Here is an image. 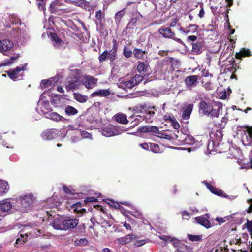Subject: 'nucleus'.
I'll use <instances>...</instances> for the list:
<instances>
[{
    "mask_svg": "<svg viewBox=\"0 0 252 252\" xmlns=\"http://www.w3.org/2000/svg\"><path fill=\"white\" fill-rule=\"evenodd\" d=\"M198 28V26L196 24H190L186 28V33L195 32Z\"/></svg>",
    "mask_w": 252,
    "mask_h": 252,
    "instance_id": "nucleus-37",
    "label": "nucleus"
},
{
    "mask_svg": "<svg viewBox=\"0 0 252 252\" xmlns=\"http://www.w3.org/2000/svg\"><path fill=\"white\" fill-rule=\"evenodd\" d=\"M143 79V77L141 75L137 74L132 77L131 80L127 83L126 85L128 86L129 84V88H132L139 83H140Z\"/></svg>",
    "mask_w": 252,
    "mask_h": 252,
    "instance_id": "nucleus-20",
    "label": "nucleus"
},
{
    "mask_svg": "<svg viewBox=\"0 0 252 252\" xmlns=\"http://www.w3.org/2000/svg\"><path fill=\"white\" fill-rule=\"evenodd\" d=\"M63 191H64V192L65 193L68 194H73V190L70 189H69L65 185L63 186Z\"/></svg>",
    "mask_w": 252,
    "mask_h": 252,
    "instance_id": "nucleus-54",
    "label": "nucleus"
},
{
    "mask_svg": "<svg viewBox=\"0 0 252 252\" xmlns=\"http://www.w3.org/2000/svg\"><path fill=\"white\" fill-rule=\"evenodd\" d=\"M63 4L60 0H56L52 2L49 6L50 13L60 15L62 13L66 12V10L64 7Z\"/></svg>",
    "mask_w": 252,
    "mask_h": 252,
    "instance_id": "nucleus-6",
    "label": "nucleus"
},
{
    "mask_svg": "<svg viewBox=\"0 0 252 252\" xmlns=\"http://www.w3.org/2000/svg\"><path fill=\"white\" fill-rule=\"evenodd\" d=\"M202 75L204 77H208L210 76L211 77H213V74L210 73L208 70H206L205 69L203 70L202 71Z\"/></svg>",
    "mask_w": 252,
    "mask_h": 252,
    "instance_id": "nucleus-59",
    "label": "nucleus"
},
{
    "mask_svg": "<svg viewBox=\"0 0 252 252\" xmlns=\"http://www.w3.org/2000/svg\"><path fill=\"white\" fill-rule=\"evenodd\" d=\"M141 131L143 132H152L156 134H160L159 128L156 126H145L141 128Z\"/></svg>",
    "mask_w": 252,
    "mask_h": 252,
    "instance_id": "nucleus-24",
    "label": "nucleus"
},
{
    "mask_svg": "<svg viewBox=\"0 0 252 252\" xmlns=\"http://www.w3.org/2000/svg\"><path fill=\"white\" fill-rule=\"evenodd\" d=\"M125 8L118 12L115 15L116 23H120L122 17L125 15Z\"/></svg>",
    "mask_w": 252,
    "mask_h": 252,
    "instance_id": "nucleus-40",
    "label": "nucleus"
},
{
    "mask_svg": "<svg viewBox=\"0 0 252 252\" xmlns=\"http://www.w3.org/2000/svg\"><path fill=\"white\" fill-rule=\"evenodd\" d=\"M20 54H16L14 56H12L10 59H6L5 61L8 65L13 64L20 57Z\"/></svg>",
    "mask_w": 252,
    "mask_h": 252,
    "instance_id": "nucleus-42",
    "label": "nucleus"
},
{
    "mask_svg": "<svg viewBox=\"0 0 252 252\" xmlns=\"http://www.w3.org/2000/svg\"><path fill=\"white\" fill-rule=\"evenodd\" d=\"M245 128H247V132L249 134V136L250 138H252V126L251 127H249L248 126H246L245 127Z\"/></svg>",
    "mask_w": 252,
    "mask_h": 252,
    "instance_id": "nucleus-63",
    "label": "nucleus"
},
{
    "mask_svg": "<svg viewBox=\"0 0 252 252\" xmlns=\"http://www.w3.org/2000/svg\"><path fill=\"white\" fill-rule=\"evenodd\" d=\"M195 220L198 223L204 226L206 228H209L211 227V223L207 219L204 217H198L195 218Z\"/></svg>",
    "mask_w": 252,
    "mask_h": 252,
    "instance_id": "nucleus-27",
    "label": "nucleus"
},
{
    "mask_svg": "<svg viewBox=\"0 0 252 252\" xmlns=\"http://www.w3.org/2000/svg\"><path fill=\"white\" fill-rule=\"evenodd\" d=\"M203 183L205 185L207 189L213 194L219 196H223L224 192L221 189L216 188L207 181H204Z\"/></svg>",
    "mask_w": 252,
    "mask_h": 252,
    "instance_id": "nucleus-15",
    "label": "nucleus"
},
{
    "mask_svg": "<svg viewBox=\"0 0 252 252\" xmlns=\"http://www.w3.org/2000/svg\"><path fill=\"white\" fill-rule=\"evenodd\" d=\"M32 197L33 195L32 194H29L28 195L21 196L20 201L24 207H28L30 204L32 203Z\"/></svg>",
    "mask_w": 252,
    "mask_h": 252,
    "instance_id": "nucleus-22",
    "label": "nucleus"
},
{
    "mask_svg": "<svg viewBox=\"0 0 252 252\" xmlns=\"http://www.w3.org/2000/svg\"><path fill=\"white\" fill-rule=\"evenodd\" d=\"M215 135L217 137V140L220 141L222 138V134L221 131L220 130H217L215 133Z\"/></svg>",
    "mask_w": 252,
    "mask_h": 252,
    "instance_id": "nucleus-55",
    "label": "nucleus"
},
{
    "mask_svg": "<svg viewBox=\"0 0 252 252\" xmlns=\"http://www.w3.org/2000/svg\"><path fill=\"white\" fill-rule=\"evenodd\" d=\"M105 16L104 11H102L101 10L97 11L95 14V17L96 19L100 23L102 22V18Z\"/></svg>",
    "mask_w": 252,
    "mask_h": 252,
    "instance_id": "nucleus-45",
    "label": "nucleus"
},
{
    "mask_svg": "<svg viewBox=\"0 0 252 252\" xmlns=\"http://www.w3.org/2000/svg\"><path fill=\"white\" fill-rule=\"evenodd\" d=\"M115 120L122 124H127L128 120L127 119L126 115L123 113H118L114 116Z\"/></svg>",
    "mask_w": 252,
    "mask_h": 252,
    "instance_id": "nucleus-25",
    "label": "nucleus"
},
{
    "mask_svg": "<svg viewBox=\"0 0 252 252\" xmlns=\"http://www.w3.org/2000/svg\"><path fill=\"white\" fill-rule=\"evenodd\" d=\"M137 63L138 65L136 67L137 71L141 74L145 75V73H147L150 69V67L148 64L141 61H138Z\"/></svg>",
    "mask_w": 252,
    "mask_h": 252,
    "instance_id": "nucleus-17",
    "label": "nucleus"
},
{
    "mask_svg": "<svg viewBox=\"0 0 252 252\" xmlns=\"http://www.w3.org/2000/svg\"><path fill=\"white\" fill-rule=\"evenodd\" d=\"M150 150L156 153L160 152L159 146L158 144L154 143H150Z\"/></svg>",
    "mask_w": 252,
    "mask_h": 252,
    "instance_id": "nucleus-39",
    "label": "nucleus"
},
{
    "mask_svg": "<svg viewBox=\"0 0 252 252\" xmlns=\"http://www.w3.org/2000/svg\"><path fill=\"white\" fill-rule=\"evenodd\" d=\"M82 204L80 202H78L71 205V209L76 214L77 217H80L86 213V210L82 208Z\"/></svg>",
    "mask_w": 252,
    "mask_h": 252,
    "instance_id": "nucleus-13",
    "label": "nucleus"
},
{
    "mask_svg": "<svg viewBox=\"0 0 252 252\" xmlns=\"http://www.w3.org/2000/svg\"><path fill=\"white\" fill-rule=\"evenodd\" d=\"M199 111L204 115L210 117L218 118L220 112L222 108V104L220 102H215L214 105L207 103L205 100H201L198 105Z\"/></svg>",
    "mask_w": 252,
    "mask_h": 252,
    "instance_id": "nucleus-1",
    "label": "nucleus"
},
{
    "mask_svg": "<svg viewBox=\"0 0 252 252\" xmlns=\"http://www.w3.org/2000/svg\"><path fill=\"white\" fill-rule=\"evenodd\" d=\"M252 54H251V51L249 49L245 48H242L239 53H236L235 57L239 59H241L242 57H250Z\"/></svg>",
    "mask_w": 252,
    "mask_h": 252,
    "instance_id": "nucleus-26",
    "label": "nucleus"
},
{
    "mask_svg": "<svg viewBox=\"0 0 252 252\" xmlns=\"http://www.w3.org/2000/svg\"><path fill=\"white\" fill-rule=\"evenodd\" d=\"M173 246L176 249V252H193V248L187 245L178 239L172 243Z\"/></svg>",
    "mask_w": 252,
    "mask_h": 252,
    "instance_id": "nucleus-8",
    "label": "nucleus"
},
{
    "mask_svg": "<svg viewBox=\"0 0 252 252\" xmlns=\"http://www.w3.org/2000/svg\"><path fill=\"white\" fill-rule=\"evenodd\" d=\"M136 236L133 234H128L124 237L118 239L119 243L122 245H125L130 243L132 240L135 239Z\"/></svg>",
    "mask_w": 252,
    "mask_h": 252,
    "instance_id": "nucleus-23",
    "label": "nucleus"
},
{
    "mask_svg": "<svg viewBox=\"0 0 252 252\" xmlns=\"http://www.w3.org/2000/svg\"><path fill=\"white\" fill-rule=\"evenodd\" d=\"M141 120H144L146 123H152L153 122V117L149 115H145L144 116H139Z\"/></svg>",
    "mask_w": 252,
    "mask_h": 252,
    "instance_id": "nucleus-50",
    "label": "nucleus"
},
{
    "mask_svg": "<svg viewBox=\"0 0 252 252\" xmlns=\"http://www.w3.org/2000/svg\"><path fill=\"white\" fill-rule=\"evenodd\" d=\"M59 133V130L55 128L47 129L41 133V137L44 140H52L56 138Z\"/></svg>",
    "mask_w": 252,
    "mask_h": 252,
    "instance_id": "nucleus-9",
    "label": "nucleus"
},
{
    "mask_svg": "<svg viewBox=\"0 0 252 252\" xmlns=\"http://www.w3.org/2000/svg\"><path fill=\"white\" fill-rule=\"evenodd\" d=\"M173 127L175 129H178L180 127V125L179 123L176 121V119L174 120V122H172L171 123Z\"/></svg>",
    "mask_w": 252,
    "mask_h": 252,
    "instance_id": "nucleus-57",
    "label": "nucleus"
},
{
    "mask_svg": "<svg viewBox=\"0 0 252 252\" xmlns=\"http://www.w3.org/2000/svg\"><path fill=\"white\" fill-rule=\"evenodd\" d=\"M134 56L138 59H142L144 57V54L146 53L145 51H142L140 49L135 48L133 50Z\"/></svg>",
    "mask_w": 252,
    "mask_h": 252,
    "instance_id": "nucleus-36",
    "label": "nucleus"
},
{
    "mask_svg": "<svg viewBox=\"0 0 252 252\" xmlns=\"http://www.w3.org/2000/svg\"><path fill=\"white\" fill-rule=\"evenodd\" d=\"M202 46V42L197 41L196 42L192 44V51L195 53L197 55L200 54L202 53L201 49Z\"/></svg>",
    "mask_w": 252,
    "mask_h": 252,
    "instance_id": "nucleus-30",
    "label": "nucleus"
},
{
    "mask_svg": "<svg viewBox=\"0 0 252 252\" xmlns=\"http://www.w3.org/2000/svg\"><path fill=\"white\" fill-rule=\"evenodd\" d=\"M75 3L76 5L88 11H91L93 8V6L90 2L85 0H77L75 1Z\"/></svg>",
    "mask_w": 252,
    "mask_h": 252,
    "instance_id": "nucleus-19",
    "label": "nucleus"
},
{
    "mask_svg": "<svg viewBox=\"0 0 252 252\" xmlns=\"http://www.w3.org/2000/svg\"><path fill=\"white\" fill-rule=\"evenodd\" d=\"M137 108L140 111L142 110H148L147 109V106L146 104H140L137 106Z\"/></svg>",
    "mask_w": 252,
    "mask_h": 252,
    "instance_id": "nucleus-62",
    "label": "nucleus"
},
{
    "mask_svg": "<svg viewBox=\"0 0 252 252\" xmlns=\"http://www.w3.org/2000/svg\"><path fill=\"white\" fill-rule=\"evenodd\" d=\"M102 134L106 137H111L119 134V132L115 126H107L103 128L102 131Z\"/></svg>",
    "mask_w": 252,
    "mask_h": 252,
    "instance_id": "nucleus-14",
    "label": "nucleus"
},
{
    "mask_svg": "<svg viewBox=\"0 0 252 252\" xmlns=\"http://www.w3.org/2000/svg\"><path fill=\"white\" fill-rule=\"evenodd\" d=\"M74 99L80 103H84L87 101L88 98L87 96L81 94L74 93L73 94Z\"/></svg>",
    "mask_w": 252,
    "mask_h": 252,
    "instance_id": "nucleus-34",
    "label": "nucleus"
},
{
    "mask_svg": "<svg viewBox=\"0 0 252 252\" xmlns=\"http://www.w3.org/2000/svg\"><path fill=\"white\" fill-rule=\"evenodd\" d=\"M199 83L197 75H190L187 76L185 79V83L189 89H192L197 86Z\"/></svg>",
    "mask_w": 252,
    "mask_h": 252,
    "instance_id": "nucleus-12",
    "label": "nucleus"
},
{
    "mask_svg": "<svg viewBox=\"0 0 252 252\" xmlns=\"http://www.w3.org/2000/svg\"><path fill=\"white\" fill-rule=\"evenodd\" d=\"M52 81L48 79L42 80L41 83V86L44 89L52 85Z\"/></svg>",
    "mask_w": 252,
    "mask_h": 252,
    "instance_id": "nucleus-47",
    "label": "nucleus"
},
{
    "mask_svg": "<svg viewBox=\"0 0 252 252\" xmlns=\"http://www.w3.org/2000/svg\"><path fill=\"white\" fill-rule=\"evenodd\" d=\"M98 200L94 197H89L85 198L84 199V204L90 203V202H96Z\"/></svg>",
    "mask_w": 252,
    "mask_h": 252,
    "instance_id": "nucleus-52",
    "label": "nucleus"
},
{
    "mask_svg": "<svg viewBox=\"0 0 252 252\" xmlns=\"http://www.w3.org/2000/svg\"><path fill=\"white\" fill-rule=\"evenodd\" d=\"M13 46V42L8 39L0 41V51L2 53L9 50Z\"/></svg>",
    "mask_w": 252,
    "mask_h": 252,
    "instance_id": "nucleus-16",
    "label": "nucleus"
},
{
    "mask_svg": "<svg viewBox=\"0 0 252 252\" xmlns=\"http://www.w3.org/2000/svg\"><path fill=\"white\" fill-rule=\"evenodd\" d=\"M46 118L51 119V120L58 122L61 121L65 122L67 119L56 112H53L52 110L50 112H46L44 113Z\"/></svg>",
    "mask_w": 252,
    "mask_h": 252,
    "instance_id": "nucleus-11",
    "label": "nucleus"
},
{
    "mask_svg": "<svg viewBox=\"0 0 252 252\" xmlns=\"http://www.w3.org/2000/svg\"><path fill=\"white\" fill-rule=\"evenodd\" d=\"M158 134L159 135H158V136L159 137H161V138H162L164 139H168V140L172 139V138L170 136L168 135L167 134H163L160 132V134Z\"/></svg>",
    "mask_w": 252,
    "mask_h": 252,
    "instance_id": "nucleus-60",
    "label": "nucleus"
},
{
    "mask_svg": "<svg viewBox=\"0 0 252 252\" xmlns=\"http://www.w3.org/2000/svg\"><path fill=\"white\" fill-rule=\"evenodd\" d=\"M227 121H228V119L227 118L225 117H223L222 119H221V123H219L218 124V125H219V127L220 128V129H223V128H224L225 126H226V124L227 122Z\"/></svg>",
    "mask_w": 252,
    "mask_h": 252,
    "instance_id": "nucleus-49",
    "label": "nucleus"
},
{
    "mask_svg": "<svg viewBox=\"0 0 252 252\" xmlns=\"http://www.w3.org/2000/svg\"><path fill=\"white\" fill-rule=\"evenodd\" d=\"M193 108L192 104H189L187 107L183 111L182 113V117L184 120H187L189 118L190 115Z\"/></svg>",
    "mask_w": 252,
    "mask_h": 252,
    "instance_id": "nucleus-32",
    "label": "nucleus"
},
{
    "mask_svg": "<svg viewBox=\"0 0 252 252\" xmlns=\"http://www.w3.org/2000/svg\"><path fill=\"white\" fill-rule=\"evenodd\" d=\"M50 36L52 40L57 44H60L61 42V39L59 37L58 35L55 33H50Z\"/></svg>",
    "mask_w": 252,
    "mask_h": 252,
    "instance_id": "nucleus-48",
    "label": "nucleus"
},
{
    "mask_svg": "<svg viewBox=\"0 0 252 252\" xmlns=\"http://www.w3.org/2000/svg\"><path fill=\"white\" fill-rule=\"evenodd\" d=\"M123 54L126 58H130L132 56V52L131 50L129 49L127 47L125 46L123 49Z\"/></svg>",
    "mask_w": 252,
    "mask_h": 252,
    "instance_id": "nucleus-46",
    "label": "nucleus"
},
{
    "mask_svg": "<svg viewBox=\"0 0 252 252\" xmlns=\"http://www.w3.org/2000/svg\"><path fill=\"white\" fill-rule=\"evenodd\" d=\"M97 79L91 76H86L85 78L84 85L87 89H91L95 86Z\"/></svg>",
    "mask_w": 252,
    "mask_h": 252,
    "instance_id": "nucleus-18",
    "label": "nucleus"
},
{
    "mask_svg": "<svg viewBox=\"0 0 252 252\" xmlns=\"http://www.w3.org/2000/svg\"><path fill=\"white\" fill-rule=\"evenodd\" d=\"M139 19V17L137 15H135V13L133 12L132 14V17L130 20V21L127 24L126 30L129 29H132L134 26L136 25V24L137 22V20Z\"/></svg>",
    "mask_w": 252,
    "mask_h": 252,
    "instance_id": "nucleus-31",
    "label": "nucleus"
},
{
    "mask_svg": "<svg viewBox=\"0 0 252 252\" xmlns=\"http://www.w3.org/2000/svg\"><path fill=\"white\" fill-rule=\"evenodd\" d=\"M164 119L165 122L171 123L176 119L174 115L172 114L166 113L164 116Z\"/></svg>",
    "mask_w": 252,
    "mask_h": 252,
    "instance_id": "nucleus-43",
    "label": "nucleus"
},
{
    "mask_svg": "<svg viewBox=\"0 0 252 252\" xmlns=\"http://www.w3.org/2000/svg\"><path fill=\"white\" fill-rule=\"evenodd\" d=\"M159 238L164 241L165 242H172L173 243L174 240H176L177 239L175 238H172V237L168 236V235H161L159 236Z\"/></svg>",
    "mask_w": 252,
    "mask_h": 252,
    "instance_id": "nucleus-44",
    "label": "nucleus"
},
{
    "mask_svg": "<svg viewBox=\"0 0 252 252\" xmlns=\"http://www.w3.org/2000/svg\"><path fill=\"white\" fill-rule=\"evenodd\" d=\"M81 135L83 138L92 139V135L86 131L81 132Z\"/></svg>",
    "mask_w": 252,
    "mask_h": 252,
    "instance_id": "nucleus-53",
    "label": "nucleus"
},
{
    "mask_svg": "<svg viewBox=\"0 0 252 252\" xmlns=\"http://www.w3.org/2000/svg\"><path fill=\"white\" fill-rule=\"evenodd\" d=\"M12 204L8 199H5L0 202V212H7L11 210Z\"/></svg>",
    "mask_w": 252,
    "mask_h": 252,
    "instance_id": "nucleus-21",
    "label": "nucleus"
},
{
    "mask_svg": "<svg viewBox=\"0 0 252 252\" xmlns=\"http://www.w3.org/2000/svg\"><path fill=\"white\" fill-rule=\"evenodd\" d=\"M32 228L28 226L23 228L20 231V236L17 239L16 244L17 245L23 244L27 241L28 237L32 235Z\"/></svg>",
    "mask_w": 252,
    "mask_h": 252,
    "instance_id": "nucleus-7",
    "label": "nucleus"
},
{
    "mask_svg": "<svg viewBox=\"0 0 252 252\" xmlns=\"http://www.w3.org/2000/svg\"><path fill=\"white\" fill-rule=\"evenodd\" d=\"M80 85L79 78L77 76H74L66 82L65 88L67 91H73L78 89Z\"/></svg>",
    "mask_w": 252,
    "mask_h": 252,
    "instance_id": "nucleus-10",
    "label": "nucleus"
},
{
    "mask_svg": "<svg viewBox=\"0 0 252 252\" xmlns=\"http://www.w3.org/2000/svg\"><path fill=\"white\" fill-rule=\"evenodd\" d=\"M178 22V19L177 18H173L172 19V21L169 24V26L171 27H173L175 26L177 24V23Z\"/></svg>",
    "mask_w": 252,
    "mask_h": 252,
    "instance_id": "nucleus-64",
    "label": "nucleus"
},
{
    "mask_svg": "<svg viewBox=\"0 0 252 252\" xmlns=\"http://www.w3.org/2000/svg\"><path fill=\"white\" fill-rule=\"evenodd\" d=\"M113 46L112 49L108 51L105 50L98 57V60L100 63L105 61L107 59L110 60L111 63H113L115 60L117 56V52L118 49V44L116 39H113Z\"/></svg>",
    "mask_w": 252,
    "mask_h": 252,
    "instance_id": "nucleus-3",
    "label": "nucleus"
},
{
    "mask_svg": "<svg viewBox=\"0 0 252 252\" xmlns=\"http://www.w3.org/2000/svg\"><path fill=\"white\" fill-rule=\"evenodd\" d=\"M158 33L165 38L172 39L182 45L184 44V42L180 39L175 37V33L169 27L162 26L158 30Z\"/></svg>",
    "mask_w": 252,
    "mask_h": 252,
    "instance_id": "nucleus-4",
    "label": "nucleus"
},
{
    "mask_svg": "<svg viewBox=\"0 0 252 252\" xmlns=\"http://www.w3.org/2000/svg\"><path fill=\"white\" fill-rule=\"evenodd\" d=\"M140 146H141L143 149L146 150H150V143H144L140 144Z\"/></svg>",
    "mask_w": 252,
    "mask_h": 252,
    "instance_id": "nucleus-58",
    "label": "nucleus"
},
{
    "mask_svg": "<svg viewBox=\"0 0 252 252\" xmlns=\"http://www.w3.org/2000/svg\"><path fill=\"white\" fill-rule=\"evenodd\" d=\"M107 203L111 206L115 208V209H120L121 206L119 203H115L114 201L112 200H108V202Z\"/></svg>",
    "mask_w": 252,
    "mask_h": 252,
    "instance_id": "nucleus-51",
    "label": "nucleus"
},
{
    "mask_svg": "<svg viewBox=\"0 0 252 252\" xmlns=\"http://www.w3.org/2000/svg\"><path fill=\"white\" fill-rule=\"evenodd\" d=\"M9 187L8 182L3 180H0V195L8 192Z\"/></svg>",
    "mask_w": 252,
    "mask_h": 252,
    "instance_id": "nucleus-28",
    "label": "nucleus"
},
{
    "mask_svg": "<svg viewBox=\"0 0 252 252\" xmlns=\"http://www.w3.org/2000/svg\"><path fill=\"white\" fill-rule=\"evenodd\" d=\"M64 111L65 114L67 116L75 115L78 113V110H77L74 107L70 105L66 106Z\"/></svg>",
    "mask_w": 252,
    "mask_h": 252,
    "instance_id": "nucleus-33",
    "label": "nucleus"
},
{
    "mask_svg": "<svg viewBox=\"0 0 252 252\" xmlns=\"http://www.w3.org/2000/svg\"><path fill=\"white\" fill-rule=\"evenodd\" d=\"M26 66L27 64L25 63L22 66H17L14 69H10L6 72L8 76L13 81L20 80L24 75L23 73L20 72L22 71H25L26 69Z\"/></svg>",
    "mask_w": 252,
    "mask_h": 252,
    "instance_id": "nucleus-5",
    "label": "nucleus"
},
{
    "mask_svg": "<svg viewBox=\"0 0 252 252\" xmlns=\"http://www.w3.org/2000/svg\"><path fill=\"white\" fill-rule=\"evenodd\" d=\"M185 144L192 145L195 143V138L190 135H187L183 140Z\"/></svg>",
    "mask_w": 252,
    "mask_h": 252,
    "instance_id": "nucleus-41",
    "label": "nucleus"
},
{
    "mask_svg": "<svg viewBox=\"0 0 252 252\" xmlns=\"http://www.w3.org/2000/svg\"><path fill=\"white\" fill-rule=\"evenodd\" d=\"M37 4L38 5L39 9L41 10H44L46 9H45V3L44 1H43V2L40 1Z\"/></svg>",
    "mask_w": 252,
    "mask_h": 252,
    "instance_id": "nucleus-56",
    "label": "nucleus"
},
{
    "mask_svg": "<svg viewBox=\"0 0 252 252\" xmlns=\"http://www.w3.org/2000/svg\"><path fill=\"white\" fill-rule=\"evenodd\" d=\"M145 243H146V241L144 240H138V241H136V242L135 243V245L136 247H140V246H141L143 245L144 244H145Z\"/></svg>",
    "mask_w": 252,
    "mask_h": 252,
    "instance_id": "nucleus-61",
    "label": "nucleus"
},
{
    "mask_svg": "<svg viewBox=\"0 0 252 252\" xmlns=\"http://www.w3.org/2000/svg\"><path fill=\"white\" fill-rule=\"evenodd\" d=\"M79 222V219L76 218L64 220L60 223H58V220H54L53 222V226L56 229L67 230L75 228Z\"/></svg>",
    "mask_w": 252,
    "mask_h": 252,
    "instance_id": "nucleus-2",
    "label": "nucleus"
},
{
    "mask_svg": "<svg viewBox=\"0 0 252 252\" xmlns=\"http://www.w3.org/2000/svg\"><path fill=\"white\" fill-rule=\"evenodd\" d=\"M247 229V230L250 234V237L252 239V220H251L247 219V222L244 225ZM251 247L250 251L252 252V242L251 243Z\"/></svg>",
    "mask_w": 252,
    "mask_h": 252,
    "instance_id": "nucleus-35",
    "label": "nucleus"
},
{
    "mask_svg": "<svg viewBox=\"0 0 252 252\" xmlns=\"http://www.w3.org/2000/svg\"><path fill=\"white\" fill-rule=\"evenodd\" d=\"M187 237L189 240L192 242L200 241L202 240V235H193L192 234H188Z\"/></svg>",
    "mask_w": 252,
    "mask_h": 252,
    "instance_id": "nucleus-38",
    "label": "nucleus"
},
{
    "mask_svg": "<svg viewBox=\"0 0 252 252\" xmlns=\"http://www.w3.org/2000/svg\"><path fill=\"white\" fill-rule=\"evenodd\" d=\"M110 92L109 90H99L98 91H95L94 92H93L92 94H91V96L92 97H94V96H101V97H103V96H108L110 95Z\"/></svg>",
    "mask_w": 252,
    "mask_h": 252,
    "instance_id": "nucleus-29",
    "label": "nucleus"
}]
</instances>
